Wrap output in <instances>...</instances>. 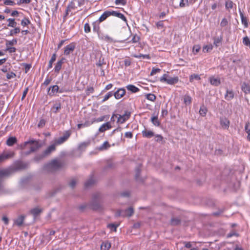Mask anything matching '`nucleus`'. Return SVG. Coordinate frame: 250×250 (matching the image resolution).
Instances as JSON below:
<instances>
[{
	"instance_id": "1",
	"label": "nucleus",
	"mask_w": 250,
	"mask_h": 250,
	"mask_svg": "<svg viewBox=\"0 0 250 250\" xmlns=\"http://www.w3.org/2000/svg\"><path fill=\"white\" fill-rule=\"evenodd\" d=\"M41 146L37 141L31 140L25 142L24 143L21 144L20 147L23 150L26 148H29V150L24 152L25 155H29L30 153L35 152L40 148Z\"/></svg>"
},
{
	"instance_id": "2",
	"label": "nucleus",
	"mask_w": 250,
	"mask_h": 250,
	"mask_svg": "<svg viewBox=\"0 0 250 250\" xmlns=\"http://www.w3.org/2000/svg\"><path fill=\"white\" fill-rule=\"evenodd\" d=\"M63 166V162L57 160H54L48 164L44 165V169L47 171L52 172L59 169Z\"/></svg>"
},
{
	"instance_id": "3",
	"label": "nucleus",
	"mask_w": 250,
	"mask_h": 250,
	"mask_svg": "<svg viewBox=\"0 0 250 250\" xmlns=\"http://www.w3.org/2000/svg\"><path fill=\"white\" fill-rule=\"evenodd\" d=\"M179 79L178 77H171L167 74H164L160 78V81L162 82H166L169 84H174L178 82Z\"/></svg>"
},
{
	"instance_id": "4",
	"label": "nucleus",
	"mask_w": 250,
	"mask_h": 250,
	"mask_svg": "<svg viewBox=\"0 0 250 250\" xmlns=\"http://www.w3.org/2000/svg\"><path fill=\"white\" fill-rule=\"evenodd\" d=\"M27 167V164L22 161H17L13 165V166L10 167L12 169L13 173L17 171L24 169L26 168Z\"/></svg>"
},
{
	"instance_id": "5",
	"label": "nucleus",
	"mask_w": 250,
	"mask_h": 250,
	"mask_svg": "<svg viewBox=\"0 0 250 250\" xmlns=\"http://www.w3.org/2000/svg\"><path fill=\"white\" fill-rule=\"evenodd\" d=\"M15 152L13 151H4L0 155V163L14 157Z\"/></svg>"
},
{
	"instance_id": "6",
	"label": "nucleus",
	"mask_w": 250,
	"mask_h": 250,
	"mask_svg": "<svg viewBox=\"0 0 250 250\" xmlns=\"http://www.w3.org/2000/svg\"><path fill=\"white\" fill-rule=\"evenodd\" d=\"M99 197L100 195L98 193L93 195L92 200L90 204L92 209L96 210L101 208L100 204L98 201Z\"/></svg>"
},
{
	"instance_id": "7",
	"label": "nucleus",
	"mask_w": 250,
	"mask_h": 250,
	"mask_svg": "<svg viewBox=\"0 0 250 250\" xmlns=\"http://www.w3.org/2000/svg\"><path fill=\"white\" fill-rule=\"evenodd\" d=\"M71 134V132L70 130L65 131L63 135L60 137L56 141V144L57 145H61L65 142L69 138Z\"/></svg>"
},
{
	"instance_id": "8",
	"label": "nucleus",
	"mask_w": 250,
	"mask_h": 250,
	"mask_svg": "<svg viewBox=\"0 0 250 250\" xmlns=\"http://www.w3.org/2000/svg\"><path fill=\"white\" fill-rule=\"evenodd\" d=\"M13 173L12 169L10 167L6 169L0 170V190L2 188L1 179L4 176H9Z\"/></svg>"
},
{
	"instance_id": "9",
	"label": "nucleus",
	"mask_w": 250,
	"mask_h": 250,
	"mask_svg": "<svg viewBox=\"0 0 250 250\" xmlns=\"http://www.w3.org/2000/svg\"><path fill=\"white\" fill-rule=\"evenodd\" d=\"M75 48L76 44L74 42L70 43L64 47V54L66 56L69 55L73 52Z\"/></svg>"
},
{
	"instance_id": "10",
	"label": "nucleus",
	"mask_w": 250,
	"mask_h": 250,
	"mask_svg": "<svg viewBox=\"0 0 250 250\" xmlns=\"http://www.w3.org/2000/svg\"><path fill=\"white\" fill-rule=\"evenodd\" d=\"M220 123L222 128L228 129L229 128L230 122L226 117H221L220 118Z\"/></svg>"
},
{
	"instance_id": "11",
	"label": "nucleus",
	"mask_w": 250,
	"mask_h": 250,
	"mask_svg": "<svg viewBox=\"0 0 250 250\" xmlns=\"http://www.w3.org/2000/svg\"><path fill=\"white\" fill-rule=\"evenodd\" d=\"M113 16V10H107L104 12V13L100 16L98 21L99 22H103L105 21L108 17Z\"/></svg>"
},
{
	"instance_id": "12",
	"label": "nucleus",
	"mask_w": 250,
	"mask_h": 250,
	"mask_svg": "<svg viewBox=\"0 0 250 250\" xmlns=\"http://www.w3.org/2000/svg\"><path fill=\"white\" fill-rule=\"evenodd\" d=\"M125 90L123 88H121L113 93V95L116 99H120L125 95Z\"/></svg>"
},
{
	"instance_id": "13",
	"label": "nucleus",
	"mask_w": 250,
	"mask_h": 250,
	"mask_svg": "<svg viewBox=\"0 0 250 250\" xmlns=\"http://www.w3.org/2000/svg\"><path fill=\"white\" fill-rule=\"evenodd\" d=\"M56 147L55 145H52L49 146L43 152L42 155V157H44L50 154L51 152L55 150Z\"/></svg>"
},
{
	"instance_id": "14",
	"label": "nucleus",
	"mask_w": 250,
	"mask_h": 250,
	"mask_svg": "<svg viewBox=\"0 0 250 250\" xmlns=\"http://www.w3.org/2000/svg\"><path fill=\"white\" fill-rule=\"evenodd\" d=\"M130 116V113L128 111H125V114L123 115H119L118 119V121L120 123L122 124L127 120Z\"/></svg>"
},
{
	"instance_id": "15",
	"label": "nucleus",
	"mask_w": 250,
	"mask_h": 250,
	"mask_svg": "<svg viewBox=\"0 0 250 250\" xmlns=\"http://www.w3.org/2000/svg\"><path fill=\"white\" fill-rule=\"evenodd\" d=\"M111 125L109 122H106L103 124L99 128L100 132H104L105 131L108 130L111 128Z\"/></svg>"
},
{
	"instance_id": "16",
	"label": "nucleus",
	"mask_w": 250,
	"mask_h": 250,
	"mask_svg": "<svg viewBox=\"0 0 250 250\" xmlns=\"http://www.w3.org/2000/svg\"><path fill=\"white\" fill-rule=\"evenodd\" d=\"M241 89L245 94H248L250 93V84L245 82L241 85Z\"/></svg>"
},
{
	"instance_id": "17",
	"label": "nucleus",
	"mask_w": 250,
	"mask_h": 250,
	"mask_svg": "<svg viewBox=\"0 0 250 250\" xmlns=\"http://www.w3.org/2000/svg\"><path fill=\"white\" fill-rule=\"evenodd\" d=\"M123 217H130L134 213V210L133 208L129 207L125 210H123Z\"/></svg>"
},
{
	"instance_id": "18",
	"label": "nucleus",
	"mask_w": 250,
	"mask_h": 250,
	"mask_svg": "<svg viewBox=\"0 0 250 250\" xmlns=\"http://www.w3.org/2000/svg\"><path fill=\"white\" fill-rule=\"evenodd\" d=\"M209 81L211 85L215 86H218L221 83L220 79L215 78L213 76L209 77Z\"/></svg>"
},
{
	"instance_id": "19",
	"label": "nucleus",
	"mask_w": 250,
	"mask_h": 250,
	"mask_svg": "<svg viewBox=\"0 0 250 250\" xmlns=\"http://www.w3.org/2000/svg\"><path fill=\"white\" fill-rule=\"evenodd\" d=\"M17 142V139L15 137H9L6 142V144L9 146H12Z\"/></svg>"
},
{
	"instance_id": "20",
	"label": "nucleus",
	"mask_w": 250,
	"mask_h": 250,
	"mask_svg": "<svg viewBox=\"0 0 250 250\" xmlns=\"http://www.w3.org/2000/svg\"><path fill=\"white\" fill-rule=\"evenodd\" d=\"M59 86L57 85H54L49 87L48 94L50 96H52L54 94V93H57L59 91Z\"/></svg>"
},
{
	"instance_id": "21",
	"label": "nucleus",
	"mask_w": 250,
	"mask_h": 250,
	"mask_svg": "<svg viewBox=\"0 0 250 250\" xmlns=\"http://www.w3.org/2000/svg\"><path fill=\"white\" fill-rule=\"evenodd\" d=\"M239 11L242 23L244 25V27L245 28H247L248 27V22L247 19L246 17L244 16L243 13L241 11L240 8L239 9Z\"/></svg>"
},
{
	"instance_id": "22",
	"label": "nucleus",
	"mask_w": 250,
	"mask_h": 250,
	"mask_svg": "<svg viewBox=\"0 0 250 250\" xmlns=\"http://www.w3.org/2000/svg\"><path fill=\"white\" fill-rule=\"evenodd\" d=\"M234 98V93L232 90H229L228 89L226 91V93L225 95V98L227 101H230Z\"/></svg>"
},
{
	"instance_id": "23",
	"label": "nucleus",
	"mask_w": 250,
	"mask_h": 250,
	"mask_svg": "<svg viewBox=\"0 0 250 250\" xmlns=\"http://www.w3.org/2000/svg\"><path fill=\"white\" fill-rule=\"evenodd\" d=\"M142 135L144 137L150 138L154 136V133L152 131L145 129L142 131Z\"/></svg>"
},
{
	"instance_id": "24",
	"label": "nucleus",
	"mask_w": 250,
	"mask_h": 250,
	"mask_svg": "<svg viewBox=\"0 0 250 250\" xmlns=\"http://www.w3.org/2000/svg\"><path fill=\"white\" fill-rule=\"evenodd\" d=\"M42 209L39 208H32L30 211V212L34 216V217H36L39 215L42 212Z\"/></svg>"
},
{
	"instance_id": "25",
	"label": "nucleus",
	"mask_w": 250,
	"mask_h": 250,
	"mask_svg": "<svg viewBox=\"0 0 250 250\" xmlns=\"http://www.w3.org/2000/svg\"><path fill=\"white\" fill-rule=\"evenodd\" d=\"M64 60V58H62L61 60L58 61V62H57L55 66V68H54V70H55V72H56V73H59L60 70H61V68H62V63H63V60Z\"/></svg>"
},
{
	"instance_id": "26",
	"label": "nucleus",
	"mask_w": 250,
	"mask_h": 250,
	"mask_svg": "<svg viewBox=\"0 0 250 250\" xmlns=\"http://www.w3.org/2000/svg\"><path fill=\"white\" fill-rule=\"evenodd\" d=\"M113 16L117 17L119 18H120L125 22H127V20L125 16L123 14L119 12L113 10Z\"/></svg>"
},
{
	"instance_id": "27",
	"label": "nucleus",
	"mask_w": 250,
	"mask_h": 250,
	"mask_svg": "<svg viewBox=\"0 0 250 250\" xmlns=\"http://www.w3.org/2000/svg\"><path fill=\"white\" fill-rule=\"evenodd\" d=\"M126 88L127 90L131 92L132 93H136L139 91L140 90L138 87L132 84H128L126 85Z\"/></svg>"
},
{
	"instance_id": "28",
	"label": "nucleus",
	"mask_w": 250,
	"mask_h": 250,
	"mask_svg": "<svg viewBox=\"0 0 250 250\" xmlns=\"http://www.w3.org/2000/svg\"><path fill=\"white\" fill-rule=\"evenodd\" d=\"M24 218V216L21 215L15 221V224L19 227L21 226L23 224Z\"/></svg>"
},
{
	"instance_id": "29",
	"label": "nucleus",
	"mask_w": 250,
	"mask_h": 250,
	"mask_svg": "<svg viewBox=\"0 0 250 250\" xmlns=\"http://www.w3.org/2000/svg\"><path fill=\"white\" fill-rule=\"evenodd\" d=\"M99 22L98 21H94L92 23L93 32L99 33L100 32Z\"/></svg>"
},
{
	"instance_id": "30",
	"label": "nucleus",
	"mask_w": 250,
	"mask_h": 250,
	"mask_svg": "<svg viewBox=\"0 0 250 250\" xmlns=\"http://www.w3.org/2000/svg\"><path fill=\"white\" fill-rule=\"evenodd\" d=\"M234 3L231 0H226L225 1V8L227 10H229V9H232L233 8Z\"/></svg>"
},
{
	"instance_id": "31",
	"label": "nucleus",
	"mask_w": 250,
	"mask_h": 250,
	"mask_svg": "<svg viewBox=\"0 0 250 250\" xmlns=\"http://www.w3.org/2000/svg\"><path fill=\"white\" fill-rule=\"evenodd\" d=\"M111 247V244L108 242H104L102 243L101 245V250H108Z\"/></svg>"
},
{
	"instance_id": "32",
	"label": "nucleus",
	"mask_w": 250,
	"mask_h": 250,
	"mask_svg": "<svg viewBox=\"0 0 250 250\" xmlns=\"http://www.w3.org/2000/svg\"><path fill=\"white\" fill-rule=\"evenodd\" d=\"M17 39H14L11 41L6 40L5 45L6 47H11V46H13L17 44Z\"/></svg>"
},
{
	"instance_id": "33",
	"label": "nucleus",
	"mask_w": 250,
	"mask_h": 250,
	"mask_svg": "<svg viewBox=\"0 0 250 250\" xmlns=\"http://www.w3.org/2000/svg\"><path fill=\"white\" fill-rule=\"evenodd\" d=\"M95 183V180L93 179V177H91L89 179H88L84 184V186L85 188H88L91 186H92Z\"/></svg>"
},
{
	"instance_id": "34",
	"label": "nucleus",
	"mask_w": 250,
	"mask_h": 250,
	"mask_svg": "<svg viewBox=\"0 0 250 250\" xmlns=\"http://www.w3.org/2000/svg\"><path fill=\"white\" fill-rule=\"evenodd\" d=\"M222 40V37H218L214 38L213 44L216 46V47H218L221 43Z\"/></svg>"
},
{
	"instance_id": "35",
	"label": "nucleus",
	"mask_w": 250,
	"mask_h": 250,
	"mask_svg": "<svg viewBox=\"0 0 250 250\" xmlns=\"http://www.w3.org/2000/svg\"><path fill=\"white\" fill-rule=\"evenodd\" d=\"M96 64L98 67H101L103 64H105V62L102 55L100 56L99 59L96 63Z\"/></svg>"
},
{
	"instance_id": "36",
	"label": "nucleus",
	"mask_w": 250,
	"mask_h": 250,
	"mask_svg": "<svg viewBox=\"0 0 250 250\" xmlns=\"http://www.w3.org/2000/svg\"><path fill=\"white\" fill-rule=\"evenodd\" d=\"M181 223V220L178 218H172L170 220V224L172 226H177Z\"/></svg>"
},
{
	"instance_id": "37",
	"label": "nucleus",
	"mask_w": 250,
	"mask_h": 250,
	"mask_svg": "<svg viewBox=\"0 0 250 250\" xmlns=\"http://www.w3.org/2000/svg\"><path fill=\"white\" fill-rule=\"evenodd\" d=\"M192 101L191 97L188 95H185L184 98V103L186 105H189L191 104Z\"/></svg>"
},
{
	"instance_id": "38",
	"label": "nucleus",
	"mask_w": 250,
	"mask_h": 250,
	"mask_svg": "<svg viewBox=\"0 0 250 250\" xmlns=\"http://www.w3.org/2000/svg\"><path fill=\"white\" fill-rule=\"evenodd\" d=\"M207 111L208 110L207 107L204 105H202L200 107L199 110V114L201 116L205 117L207 114Z\"/></svg>"
},
{
	"instance_id": "39",
	"label": "nucleus",
	"mask_w": 250,
	"mask_h": 250,
	"mask_svg": "<svg viewBox=\"0 0 250 250\" xmlns=\"http://www.w3.org/2000/svg\"><path fill=\"white\" fill-rule=\"evenodd\" d=\"M151 121L152 124L156 126H159L160 125V123L158 120L157 116L152 117L151 118Z\"/></svg>"
},
{
	"instance_id": "40",
	"label": "nucleus",
	"mask_w": 250,
	"mask_h": 250,
	"mask_svg": "<svg viewBox=\"0 0 250 250\" xmlns=\"http://www.w3.org/2000/svg\"><path fill=\"white\" fill-rule=\"evenodd\" d=\"M110 146V145H109L108 142L107 141H105V142L104 143V144L102 145H101L100 146L99 149L100 150H106L109 148Z\"/></svg>"
},
{
	"instance_id": "41",
	"label": "nucleus",
	"mask_w": 250,
	"mask_h": 250,
	"mask_svg": "<svg viewBox=\"0 0 250 250\" xmlns=\"http://www.w3.org/2000/svg\"><path fill=\"white\" fill-rule=\"evenodd\" d=\"M56 59V54L55 53L53 54L51 57L50 60L49 62L48 65V69L52 68L53 63L55 61Z\"/></svg>"
},
{
	"instance_id": "42",
	"label": "nucleus",
	"mask_w": 250,
	"mask_h": 250,
	"mask_svg": "<svg viewBox=\"0 0 250 250\" xmlns=\"http://www.w3.org/2000/svg\"><path fill=\"white\" fill-rule=\"evenodd\" d=\"M61 108V104L60 103L56 104H54L53 106L52 107V110L55 113H57L58 111Z\"/></svg>"
},
{
	"instance_id": "43",
	"label": "nucleus",
	"mask_w": 250,
	"mask_h": 250,
	"mask_svg": "<svg viewBox=\"0 0 250 250\" xmlns=\"http://www.w3.org/2000/svg\"><path fill=\"white\" fill-rule=\"evenodd\" d=\"M7 21H9V23L8 24V26L15 27L17 25V22L15 21L14 19L9 18L7 19Z\"/></svg>"
},
{
	"instance_id": "44",
	"label": "nucleus",
	"mask_w": 250,
	"mask_h": 250,
	"mask_svg": "<svg viewBox=\"0 0 250 250\" xmlns=\"http://www.w3.org/2000/svg\"><path fill=\"white\" fill-rule=\"evenodd\" d=\"M146 98L147 100L151 101H154L156 100V96L151 93L147 94L146 95Z\"/></svg>"
},
{
	"instance_id": "45",
	"label": "nucleus",
	"mask_w": 250,
	"mask_h": 250,
	"mask_svg": "<svg viewBox=\"0 0 250 250\" xmlns=\"http://www.w3.org/2000/svg\"><path fill=\"white\" fill-rule=\"evenodd\" d=\"M243 43L244 45L249 46L250 48V39L246 36L243 39Z\"/></svg>"
},
{
	"instance_id": "46",
	"label": "nucleus",
	"mask_w": 250,
	"mask_h": 250,
	"mask_svg": "<svg viewBox=\"0 0 250 250\" xmlns=\"http://www.w3.org/2000/svg\"><path fill=\"white\" fill-rule=\"evenodd\" d=\"M113 95V92L112 91L109 92L107 94H106L103 100H102V102H104L105 101H107L109 98H110L111 97H112Z\"/></svg>"
},
{
	"instance_id": "47",
	"label": "nucleus",
	"mask_w": 250,
	"mask_h": 250,
	"mask_svg": "<svg viewBox=\"0 0 250 250\" xmlns=\"http://www.w3.org/2000/svg\"><path fill=\"white\" fill-rule=\"evenodd\" d=\"M20 32V29L19 27H15L14 29H12L10 31L9 34V36H13L14 34L19 33Z\"/></svg>"
},
{
	"instance_id": "48",
	"label": "nucleus",
	"mask_w": 250,
	"mask_h": 250,
	"mask_svg": "<svg viewBox=\"0 0 250 250\" xmlns=\"http://www.w3.org/2000/svg\"><path fill=\"white\" fill-rule=\"evenodd\" d=\"M87 207V205L85 204H82L80 206H79L77 207V209L80 211V212H83L85 209Z\"/></svg>"
},
{
	"instance_id": "49",
	"label": "nucleus",
	"mask_w": 250,
	"mask_h": 250,
	"mask_svg": "<svg viewBox=\"0 0 250 250\" xmlns=\"http://www.w3.org/2000/svg\"><path fill=\"white\" fill-rule=\"evenodd\" d=\"M194 79H195L196 80H200V77L199 75H198L197 74L191 75L189 78L190 82H192Z\"/></svg>"
},
{
	"instance_id": "50",
	"label": "nucleus",
	"mask_w": 250,
	"mask_h": 250,
	"mask_svg": "<svg viewBox=\"0 0 250 250\" xmlns=\"http://www.w3.org/2000/svg\"><path fill=\"white\" fill-rule=\"evenodd\" d=\"M188 5V0H181L179 4V6L180 7H184Z\"/></svg>"
},
{
	"instance_id": "51",
	"label": "nucleus",
	"mask_w": 250,
	"mask_h": 250,
	"mask_svg": "<svg viewBox=\"0 0 250 250\" xmlns=\"http://www.w3.org/2000/svg\"><path fill=\"white\" fill-rule=\"evenodd\" d=\"M3 3L6 5H14L16 4L15 2L12 0H3Z\"/></svg>"
},
{
	"instance_id": "52",
	"label": "nucleus",
	"mask_w": 250,
	"mask_h": 250,
	"mask_svg": "<svg viewBox=\"0 0 250 250\" xmlns=\"http://www.w3.org/2000/svg\"><path fill=\"white\" fill-rule=\"evenodd\" d=\"M163 21H160L156 23V26L158 29H161L164 28Z\"/></svg>"
},
{
	"instance_id": "53",
	"label": "nucleus",
	"mask_w": 250,
	"mask_h": 250,
	"mask_svg": "<svg viewBox=\"0 0 250 250\" xmlns=\"http://www.w3.org/2000/svg\"><path fill=\"white\" fill-rule=\"evenodd\" d=\"M135 172H136L135 179L137 181H139L140 174V172H141L140 168L139 167H137L135 169Z\"/></svg>"
},
{
	"instance_id": "54",
	"label": "nucleus",
	"mask_w": 250,
	"mask_h": 250,
	"mask_svg": "<svg viewBox=\"0 0 250 250\" xmlns=\"http://www.w3.org/2000/svg\"><path fill=\"white\" fill-rule=\"evenodd\" d=\"M30 23V21L27 18H24L21 21V24L23 26H26Z\"/></svg>"
},
{
	"instance_id": "55",
	"label": "nucleus",
	"mask_w": 250,
	"mask_h": 250,
	"mask_svg": "<svg viewBox=\"0 0 250 250\" xmlns=\"http://www.w3.org/2000/svg\"><path fill=\"white\" fill-rule=\"evenodd\" d=\"M84 31L85 33H89L91 31V28L88 23H85L84 25Z\"/></svg>"
},
{
	"instance_id": "56",
	"label": "nucleus",
	"mask_w": 250,
	"mask_h": 250,
	"mask_svg": "<svg viewBox=\"0 0 250 250\" xmlns=\"http://www.w3.org/2000/svg\"><path fill=\"white\" fill-rule=\"evenodd\" d=\"M16 51V48L14 47H6L5 51H8L10 53H15Z\"/></svg>"
},
{
	"instance_id": "57",
	"label": "nucleus",
	"mask_w": 250,
	"mask_h": 250,
	"mask_svg": "<svg viewBox=\"0 0 250 250\" xmlns=\"http://www.w3.org/2000/svg\"><path fill=\"white\" fill-rule=\"evenodd\" d=\"M201 47L199 45H195L193 47V52L194 54L197 53L200 50Z\"/></svg>"
},
{
	"instance_id": "58",
	"label": "nucleus",
	"mask_w": 250,
	"mask_h": 250,
	"mask_svg": "<svg viewBox=\"0 0 250 250\" xmlns=\"http://www.w3.org/2000/svg\"><path fill=\"white\" fill-rule=\"evenodd\" d=\"M212 49V45H206L203 47V51L204 52H207Z\"/></svg>"
},
{
	"instance_id": "59",
	"label": "nucleus",
	"mask_w": 250,
	"mask_h": 250,
	"mask_svg": "<svg viewBox=\"0 0 250 250\" xmlns=\"http://www.w3.org/2000/svg\"><path fill=\"white\" fill-rule=\"evenodd\" d=\"M115 3L116 5H125L126 4V1L125 0H115Z\"/></svg>"
},
{
	"instance_id": "60",
	"label": "nucleus",
	"mask_w": 250,
	"mask_h": 250,
	"mask_svg": "<svg viewBox=\"0 0 250 250\" xmlns=\"http://www.w3.org/2000/svg\"><path fill=\"white\" fill-rule=\"evenodd\" d=\"M31 2V0H19L17 2V4L21 5V4H29Z\"/></svg>"
},
{
	"instance_id": "61",
	"label": "nucleus",
	"mask_w": 250,
	"mask_h": 250,
	"mask_svg": "<svg viewBox=\"0 0 250 250\" xmlns=\"http://www.w3.org/2000/svg\"><path fill=\"white\" fill-rule=\"evenodd\" d=\"M228 24V20L226 18H223L221 22L220 25L221 27H225Z\"/></svg>"
},
{
	"instance_id": "62",
	"label": "nucleus",
	"mask_w": 250,
	"mask_h": 250,
	"mask_svg": "<svg viewBox=\"0 0 250 250\" xmlns=\"http://www.w3.org/2000/svg\"><path fill=\"white\" fill-rule=\"evenodd\" d=\"M16 76V74L13 72H11L10 73H7L6 75V78L7 79H11L12 78H14Z\"/></svg>"
},
{
	"instance_id": "63",
	"label": "nucleus",
	"mask_w": 250,
	"mask_h": 250,
	"mask_svg": "<svg viewBox=\"0 0 250 250\" xmlns=\"http://www.w3.org/2000/svg\"><path fill=\"white\" fill-rule=\"evenodd\" d=\"M118 226V225H115L114 224H110L108 225V227L115 231H116V229Z\"/></svg>"
},
{
	"instance_id": "64",
	"label": "nucleus",
	"mask_w": 250,
	"mask_h": 250,
	"mask_svg": "<svg viewBox=\"0 0 250 250\" xmlns=\"http://www.w3.org/2000/svg\"><path fill=\"white\" fill-rule=\"evenodd\" d=\"M76 185V181L74 179H72L71 180L70 182L69 183V186L72 188H73Z\"/></svg>"
}]
</instances>
